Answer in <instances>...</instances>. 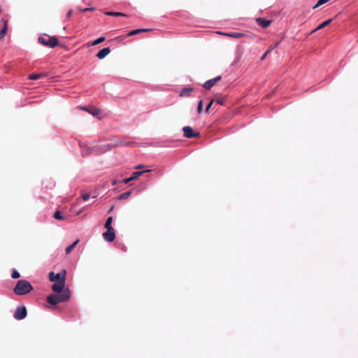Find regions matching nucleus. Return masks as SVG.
<instances>
[{
  "label": "nucleus",
  "mask_w": 358,
  "mask_h": 358,
  "mask_svg": "<svg viewBox=\"0 0 358 358\" xmlns=\"http://www.w3.org/2000/svg\"><path fill=\"white\" fill-rule=\"evenodd\" d=\"M106 40V38L105 37H100L97 39H96L95 41H94L92 43V45H98L102 42H103L104 41Z\"/></svg>",
  "instance_id": "nucleus-27"
},
{
  "label": "nucleus",
  "mask_w": 358,
  "mask_h": 358,
  "mask_svg": "<svg viewBox=\"0 0 358 358\" xmlns=\"http://www.w3.org/2000/svg\"><path fill=\"white\" fill-rule=\"evenodd\" d=\"M27 312L24 306H19L16 308L14 317L16 320H20L27 316Z\"/></svg>",
  "instance_id": "nucleus-5"
},
{
  "label": "nucleus",
  "mask_w": 358,
  "mask_h": 358,
  "mask_svg": "<svg viewBox=\"0 0 358 358\" xmlns=\"http://www.w3.org/2000/svg\"><path fill=\"white\" fill-rule=\"evenodd\" d=\"M117 180H113L112 184H113V185H116V184H117Z\"/></svg>",
  "instance_id": "nucleus-40"
},
{
  "label": "nucleus",
  "mask_w": 358,
  "mask_h": 358,
  "mask_svg": "<svg viewBox=\"0 0 358 358\" xmlns=\"http://www.w3.org/2000/svg\"><path fill=\"white\" fill-rule=\"evenodd\" d=\"M64 286H65V282H55V284H53L52 285V290L53 292H55V293H57V294H59L61 293L63 290H64Z\"/></svg>",
  "instance_id": "nucleus-11"
},
{
  "label": "nucleus",
  "mask_w": 358,
  "mask_h": 358,
  "mask_svg": "<svg viewBox=\"0 0 358 358\" xmlns=\"http://www.w3.org/2000/svg\"><path fill=\"white\" fill-rule=\"evenodd\" d=\"M42 77H44L43 74L41 73H33L29 76L30 80H38Z\"/></svg>",
  "instance_id": "nucleus-24"
},
{
  "label": "nucleus",
  "mask_w": 358,
  "mask_h": 358,
  "mask_svg": "<svg viewBox=\"0 0 358 358\" xmlns=\"http://www.w3.org/2000/svg\"><path fill=\"white\" fill-rule=\"evenodd\" d=\"M256 22L258 24V25L261 26L262 28H267L271 25L272 22V21L270 20H266L262 17L256 18Z\"/></svg>",
  "instance_id": "nucleus-13"
},
{
  "label": "nucleus",
  "mask_w": 358,
  "mask_h": 358,
  "mask_svg": "<svg viewBox=\"0 0 358 358\" xmlns=\"http://www.w3.org/2000/svg\"><path fill=\"white\" fill-rule=\"evenodd\" d=\"M47 302L51 305L55 306L59 303H61V300H59V294H50L47 297Z\"/></svg>",
  "instance_id": "nucleus-12"
},
{
  "label": "nucleus",
  "mask_w": 358,
  "mask_h": 358,
  "mask_svg": "<svg viewBox=\"0 0 358 358\" xmlns=\"http://www.w3.org/2000/svg\"><path fill=\"white\" fill-rule=\"evenodd\" d=\"M66 270H63L61 273L55 274L53 272L49 273V280L51 282H64L66 281Z\"/></svg>",
  "instance_id": "nucleus-4"
},
{
  "label": "nucleus",
  "mask_w": 358,
  "mask_h": 358,
  "mask_svg": "<svg viewBox=\"0 0 358 358\" xmlns=\"http://www.w3.org/2000/svg\"><path fill=\"white\" fill-rule=\"evenodd\" d=\"M117 145L118 144H107L103 146L94 145L91 147L84 143H80V148L81 149L82 156L87 157L92 154L103 153Z\"/></svg>",
  "instance_id": "nucleus-1"
},
{
  "label": "nucleus",
  "mask_w": 358,
  "mask_h": 358,
  "mask_svg": "<svg viewBox=\"0 0 358 358\" xmlns=\"http://www.w3.org/2000/svg\"><path fill=\"white\" fill-rule=\"evenodd\" d=\"M79 242V240L77 239L76 241H74L72 244H71L70 245H69L66 248V254L68 255L73 250V248L76 246V245Z\"/></svg>",
  "instance_id": "nucleus-18"
},
{
  "label": "nucleus",
  "mask_w": 358,
  "mask_h": 358,
  "mask_svg": "<svg viewBox=\"0 0 358 358\" xmlns=\"http://www.w3.org/2000/svg\"><path fill=\"white\" fill-rule=\"evenodd\" d=\"M214 102V100L212 99L210 103L208 104V106H206V113H208L210 107L212 106L213 103Z\"/></svg>",
  "instance_id": "nucleus-34"
},
{
  "label": "nucleus",
  "mask_w": 358,
  "mask_h": 358,
  "mask_svg": "<svg viewBox=\"0 0 358 358\" xmlns=\"http://www.w3.org/2000/svg\"><path fill=\"white\" fill-rule=\"evenodd\" d=\"M8 30V22L7 21H4L3 27L0 31V40H1L6 34Z\"/></svg>",
  "instance_id": "nucleus-17"
},
{
  "label": "nucleus",
  "mask_w": 358,
  "mask_h": 358,
  "mask_svg": "<svg viewBox=\"0 0 358 358\" xmlns=\"http://www.w3.org/2000/svg\"><path fill=\"white\" fill-rule=\"evenodd\" d=\"M203 111V101H199L197 106V112L201 113Z\"/></svg>",
  "instance_id": "nucleus-31"
},
{
  "label": "nucleus",
  "mask_w": 358,
  "mask_h": 358,
  "mask_svg": "<svg viewBox=\"0 0 358 358\" xmlns=\"http://www.w3.org/2000/svg\"><path fill=\"white\" fill-rule=\"evenodd\" d=\"M268 53H270V50H267L265 52V53L262 55V57L261 59H262V60L264 59L266 57V56L268 55Z\"/></svg>",
  "instance_id": "nucleus-35"
},
{
  "label": "nucleus",
  "mask_w": 358,
  "mask_h": 358,
  "mask_svg": "<svg viewBox=\"0 0 358 358\" xmlns=\"http://www.w3.org/2000/svg\"><path fill=\"white\" fill-rule=\"evenodd\" d=\"M103 238L108 242H112L115 238V234L114 229H108L103 234Z\"/></svg>",
  "instance_id": "nucleus-8"
},
{
  "label": "nucleus",
  "mask_w": 358,
  "mask_h": 358,
  "mask_svg": "<svg viewBox=\"0 0 358 358\" xmlns=\"http://www.w3.org/2000/svg\"><path fill=\"white\" fill-rule=\"evenodd\" d=\"M150 170H145L143 171H136L132 173V176L129 178H125L122 180L123 183L127 184L129 182L134 180L137 179L138 177H140L143 173H148L150 172Z\"/></svg>",
  "instance_id": "nucleus-7"
},
{
  "label": "nucleus",
  "mask_w": 358,
  "mask_h": 358,
  "mask_svg": "<svg viewBox=\"0 0 358 358\" xmlns=\"http://www.w3.org/2000/svg\"><path fill=\"white\" fill-rule=\"evenodd\" d=\"M330 0H319L317 3L313 6V8H318L319 6L327 3L328 1H329Z\"/></svg>",
  "instance_id": "nucleus-28"
},
{
  "label": "nucleus",
  "mask_w": 358,
  "mask_h": 358,
  "mask_svg": "<svg viewBox=\"0 0 358 358\" xmlns=\"http://www.w3.org/2000/svg\"><path fill=\"white\" fill-rule=\"evenodd\" d=\"M54 218L57 220H62L64 219L63 216L62 215V213L59 211H56L54 214Z\"/></svg>",
  "instance_id": "nucleus-30"
},
{
  "label": "nucleus",
  "mask_w": 358,
  "mask_h": 358,
  "mask_svg": "<svg viewBox=\"0 0 358 358\" xmlns=\"http://www.w3.org/2000/svg\"><path fill=\"white\" fill-rule=\"evenodd\" d=\"M143 168V165H138L136 167V169H141Z\"/></svg>",
  "instance_id": "nucleus-39"
},
{
  "label": "nucleus",
  "mask_w": 358,
  "mask_h": 358,
  "mask_svg": "<svg viewBox=\"0 0 358 358\" xmlns=\"http://www.w3.org/2000/svg\"><path fill=\"white\" fill-rule=\"evenodd\" d=\"M92 8H85L83 10H82V11H87V10H92Z\"/></svg>",
  "instance_id": "nucleus-37"
},
{
  "label": "nucleus",
  "mask_w": 358,
  "mask_h": 358,
  "mask_svg": "<svg viewBox=\"0 0 358 358\" xmlns=\"http://www.w3.org/2000/svg\"><path fill=\"white\" fill-rule=\"evenodd\" d=\"M106 15L114 17L123 16L126 17L127 15L120 12H106Z\"/></svg>",
  "instance_id": "nucleus-21"
},
{
  "label": "nucleus",
  "mask_w": 358,
  "mask_h": 358,
  "mask_svg": "<svg viewBox=\"0 0 358 358\" xmlns=\"http://www.w3.org/2000/svg\"><path fill=\"white\" fill-rule=\"evenodd\" d=\"M271 96V94H268V95L266 96V98H267V99H269Z\"/></svg>",
  "instance_id": "nucleus-41"
},
{
  "label": "nucleus",
  "mask_w": 358,
  "mask_h": 358,
  "mask_svg": "<svg viewBox=\"0 0 358 358\" xmlns=\"http://www.w3.org/2000/svg\"><path fill=\"white\" fill-rule=\"evenodd\" d=\"M184 136L187 138L199 136V132H194L191 127L186 126L182 128Z\"/></svg>",
  "instance_id": "nucleus-6"
},
{
  "label": "nucleus",
  "mask_w": 358,
  "mask_h": 358,
  "mask_svg": "<svg viewBox=\"0 0 358 358\" xmlns=\"http://www.w3.org/2000/svg\"><path fill=\"white\" fill-rule=\"evenodd\" d=\"M222 77L220 76L215 78H213V79H210V80H207L206 82L204 83L203 87L206 89V90H210L211 89L218 81H220L221 80Z\"/></svg>",
  "instance_id": "nucleus-9"
},
{
  "label": "nucleus",
  "mask_w": 358,
  "mask_h": 358,
  "mask_svg": "<svg viewBox=\"0 0 358 358\" xmlns=\"http://www.w3.org/2000/svg\"><path fill=\"white\" fill-rule=\"evenodd\" d=\"M331 22V20H327L324 22H323L322 24H320L316 29H315L312 32H314V31H316L319 29H321L324 27H325L326 26H327L328 24H330V22Z\"/></svg>",
  "instance_id": "nucleus-20"
},
{
  "label": "nucleus",
  "mask_w": 358,
  "mask_h": 358,
  "mask_svg": "<svg viewBox=\"0 0 358 358\" xmlns=\"http://www.w3.org/2000/svg\"><path fill=\"white\" fill-rule=\"evenodd\" d=\"M214 101H215L217 103L223 105L224 103V98L220 96L219 95H216L215 96V99H213Z\"/></svg>",
  "instance_id": "nucleus-23"
},
{
  "label": "nucleus",
  "mask_w": 358,
  "mask_h": 358,
  "mask_svg": "<svg viewBox=\"0 0 358 358\" xmlns=\"http://www.w3.org/2000/svg\"><path fill=\"white\" fill-rule=\"evenodd\" d=\"M80 108L84 110L88 111V112L90 110H87V108L86 107H81Z\"/></svg>",
  "instance_id": "nucleus-38"
},
{
  "label": "nucleus",
  "mask_w": 358,
  "mask_h": 358,
  "mask_svg": "<svg viewBox=\"0 0 358 358\" xmlns=\"http://www.w3.org/2000/svg\"><path fill=\"white\" fill-rule=\"evenodd\" d=\"M38 42L43 45L48 46L49 48H54L59 44L58 39L55 36H40L38 38Z\"/></svg>",
  "instance_id": "nucleus-3"
},
{
  "label": "nucleus",
  "mask_w": 358,
  "mask_h": 358,
  "mask_svg": "<svg viewBox=\"0 0 358 358\" xmlns=\"http://www.w3.org/2000/svg\"><path fill=\"white\" fill-rule=\"evenodd\" d=\"M33 290L31 283L26 280H20L17 282L13 292L17 295H24Z\"/></svg>",
  "instance_id": "nucleus-2"
},
{
  "label": "nucleus",
  "mask_w": 358,
  "mask_h": 358,
  "mask_svg": "<svg viewBox=\"0 0 358 358\" xmlns=\"http://www.w3.org/2000/svg\"><path fill=\"white\" fill-rule=\"evenodd\" d=\"M89 113L92 115H98L101 113V110L97 108H93L92 109L89 110Z\"/></svg>",
  "instance_id": "nucleus-26"
},
{
  "label": "nucleus",
  "mask_w": 358,
  "mask_h": 358,
  "mask_svg": "<svg viewBox=\"0 0 358 358\" xmlns=\"http://www.w3.org/2000/svg\"><path fill=\"white\" fill-rule=\"evenodd\" d=\"M112 221H113V217H108L106 223H105V225L104 227L108 229H113L111 224H112Z\"/></svg>",
  "instance_id": "nucleus-25"
},
{
  "label": "nucleus",
  "mask_w": 358,
  "mask_h": 358,
  "mask_svg": "<svg viewBox=\"0 0 358 358\" xmlns=\"http://www.w3.org/2000/svg\"><path fill=\"white\" fill-rule=\"evenodd\" d=\"M150 31V29H135V30H133V31H131L128 35L129 36H134V35H136L137 34H139V33H142V32H146V31Z\"/></svg>",
  "instance_id": "nucleus-19"
},
{
  "label": "nucleus",
  "mask_w": 358,
  "mask_h": 358,
  "mask_svg": "<svg viewBox=\"0 0 358 358\" xmlns=\"http://www.w3.org/2000/svg\"><path fill=\"white\" fill-rule=\"evenodd\" d=\"M90 197V193H85V194H82V199L84 201L88 200Z\"/></svg>",
  "instance_id": "nucleus-32"
},
{
  "label": "nucleus",
  "mask_w": 358,
  "mask_h": 358,
  "mask_svg": "<svg viewBox=\"0 0 358 358\" xmlns=\"http://www.w3.org/2000/svg\"><path fill=\"white\" fill-rule=\"evenodd\" d=\"M11 277L14 279H17L20 277V274L17 270L13 269L12 271Z\"/></svg>",
  "instance_id": "nucleus-29"
},
{
  "label": "nucleus",
  "mask_w": 358,
  "mask_h": 358,
  "mask_svg": "<svg viewBox=\"0 0 358 358\" xmlns=\"http://www.w3.org/2000/svg\"><path fill=\"white\" fill-rule=\"evenodd\" d=\"M71 293L69 289H65L61 293L59 294V300L61 302H65L69 301L71 299Z\"/></svg>",
  "instance_id": "nucleus-10"
},
{
  "label": "nucleus",
  "mask_w": 358,
  "mask_h": 358,
  "mask_svg": "<svg viewBox=\"0 0 358 358\" xmlns=\"http://www.w3.org/2000/svg\"><path fill=\"white\" fill-rule=\"evenodd\" d=\"M131 194V191L124 192L119 195L118 199H120V200L127 199V198H129Z\"/></svg>",
  "instance_id": "nucleus-22"
},
{
  "label": "nucleus",
  "mask_w": 358,
  "mask_h": 358,
  "mask_svg": "<svg viewBox=\"0 0 358 358\" xmlns=\"http://www.w3.org/2000/svg\"><path fill=\"white\" fill-rule=\"evenodd\" d=\"M110 52V50L109 48H104L98 52V53L96 54V57L99 59H102L105 58L108 55H109Z\"/></svg>",
  "instance_id": "nucleus-14"
},
{
  "label": "nucleus",
  "mask_w": 358,
  "mask_h": 358,
  "mask_svg": "<svg viewBox=\"0 0 358 358\" xmlns=\"http://www.w3.org/2000/svg\"><path fill=\"white\" fill-rule=\"evenodd\" d=\"M223 34L224 36H229V37H231L233 38H236V39L243 38L246 36L244 33H241V32H229V33H224Z\"/></svg>",
  "instance_id": "nucleus-15"
},
{
  "label": "nucleus",
  "mask_w": 358,
  "mask_h": 358,
  "mask_svg": "<svg viewBox=\"0 0 358 358\" xmlns=\"http://www.w3.org/2000/svg\"><path fill=\"white\" fill-rule=\"evenodd\" d=\"M72 13H73L72 10H69V12L66 14L67 19H69L71 17Z\"/></svg>",
  "instance_id": "nucleus-36"
},
{
  "label": "nucleus",
  "mask_w": 358,
  "mask_h": 358,
  "mask_svg": "<svg viewBox=\"0 0 358 358\" xmlns=\"http://www.w3.org/2000/svg\"><path fill=\"white\" fill-rule=\"evenodd\" d=\"M280 42H276L275 44L271 45L268 47V50H270V52L272 51L274 48H275L278 45Z\"/></svg>",
  "instance_id": "nucleus-33"
},
{
  "label": "nucleus",
  "mask_w": 358,
  "mask_h": 358,
  "mask_svg": "<svg viewBox=\"0 0 358 358\" xmlns=\"http://www.w3.org/2000/svg\"><path fill=\"white\" fill-rule=\"evenodd\" d=\"M193 90H194L193 87H184V88L182 89V90H181V92L180 93V97L189 96L191 92Z\"/></svg>",
  "instance_id": "nucleus-16"
}]
</instances>
